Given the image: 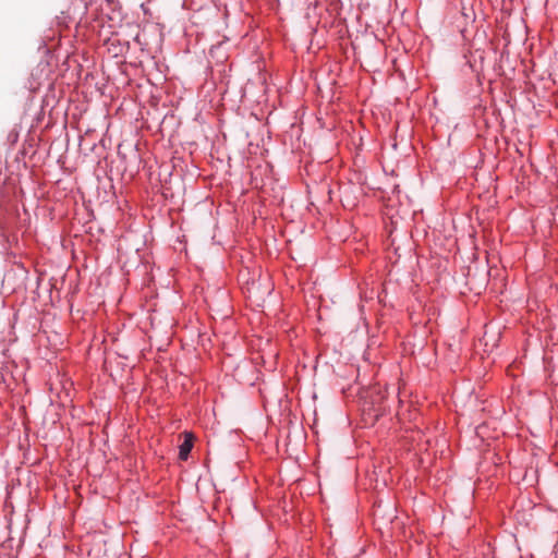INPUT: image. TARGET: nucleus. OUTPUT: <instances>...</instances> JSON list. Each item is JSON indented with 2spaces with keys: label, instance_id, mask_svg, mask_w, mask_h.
<instances>
[{
  "label": "nucleus",
  "instance_id": "f257e3e1",
  "mask_svg": "<svg viewBox=\"0 0 558 558\" xmlns=\"http://www.w3.org/2000/svg\"><path fill=\"white\" fill-rule=\"evenodd\" d=\"M192 447H193V437L191 434L186 433L184 441L180 445L179 457L181 460L187 459V456L191 452Z\"/></svg>",
  "mask_w": 558,
  "mask_h": 558
}]
</instances>
